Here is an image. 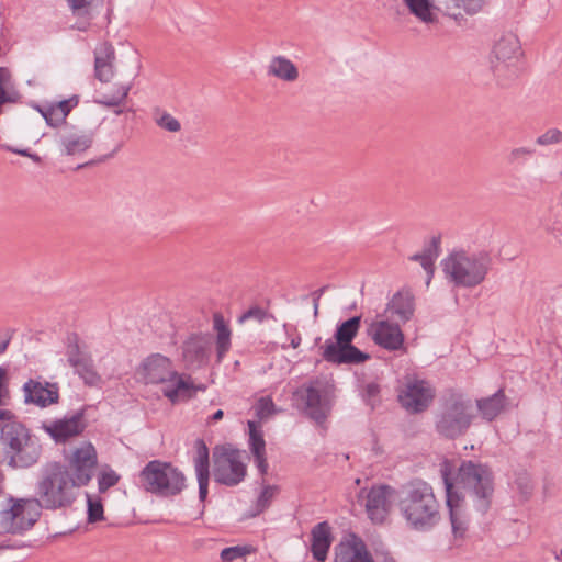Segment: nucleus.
<instances>
[{"instance_id": "obj_1", "label": "nucleus", "mask_w": 562, "mask_h": 562, "mask_svg": "<svg viewBox=\"0 0 562 562\" xmlns=\"http://www.w3.org/2000/svg\"><path fill=\"white\" fill-rule=\"evenodd\" d=\"M76 487L78 486L70 480L67 465L58 461L47 462L36 482V501L33 502L36 512L25 527L14 530L32 528L41 517V509L57 510L71 507L77 499Z\"/></svg>"}, {"instance_id": "obj_2", "label": "nucleus", "mask_w": 562, "mask_h": 562, "mask_svg": "<svg viewBox=\"0 0 562 562\" xmlns=\"http://www.w3.org/2000/svg\"><path fill=\"white\" fill-rule=\"evenodd\" d=\"M397 505L407 526L415 531H429L441 519L434 488L422 479H413L401 487Z\"/></svg>"}, {"instance_id": "obj_3", "label": "nucleus", "mask_w": 562, "mask_h": 562, "mask_svg": "<svg viewBox=\"0 0 562 562\" xmlns=\"http://www.w3.org/2000/svg\"><path fill=\"white\" fill-rule=\"evenodd\" d=\"M475 417L472 400L452 391L440 400L434 428L440 438L456 440L469 431Z\"/></svg>"}, {"instance_id": "obj_4", "label": "nucleus", "mask_w": 562, "mask_h": 562, "mask_svg": "<svg viewBox=\"0 0 562 562\" xmlns=\"http://www.w3.org/2000/svg\"><path fill=\"white\" fill-rule=\"evenodd\" d=\"M361 315L339 322L333 338L326 339L322 357L325 361L341 364H360L370 359V355L356 347L352 341L361 328Z\"/></svg>"}, {"instance_id": "obj_5", "label": "nucleus", "mask_w": 562, "mask_h": 562, "mask_svg": "<svg viewBox=\"0 0 562 562\" xmlns=\"http://www.w3.org/2000/svg\"><path fill=\"white\" fill-rule=\"evenodd\" d=\"M442 271L456 286L475 288L481 284L492 268V257L481 250L469 254L464 250L451 252L441 261Z\"/></svg>"}, {"instance_id": "obj_6", "label": "nucleus", "mask_w": 562, "mask_h": 562, "mask_svg": "<svg viewBox=\"0 0 562 562\" xmlns=\"http://www.w3.org/2000/svg\"><path fill=\"white\" fill-rule=\"evenodd\" d=\"M457 483L474 498V507L485 514L492 504L494 494V473L487 463L462 460Z\"/></svg>"}, {"instance_id": "obj_7", "label": "nucleus", "mask_w": 562, "mask_h": 562, "mask_svg": "<svg viewBox=\"0 0 562 562\" xmlns=\"http://www.w3.org/2000/svg\"><path fill=\"white\" fill-rule=\"evenodd\" d=\"M139 483L146 492L158 496L171 497L186 488V476L170 462L149 461L138 474Z\"/></svg>"}, {"instance_id": "obj_8", "label": "nucleus", "mask_w": 562, "mask_h": 562, "mask_svg": "<svg viewBox=\"0 0 562 562\" xmlns=\"http://www.w3.org/2000/svg\"><path fill=\"white\" fill-rule=\"evenodd\" d=\"M245 457L244 450L229 442L216 445L212 450L214 481L227 487L240 484L247 476Z\"/></svg>"}, {"instance_id": "obj_9", "label": "nucleus", "mask_w": 562, "mask_h": 562, "mask_svg": "<svg viewBox=\"0 0 562 562\" xmlns=\"http://www.w3.org/2000/svg\"><path fill=\"white\" fill-rule=\"evenodd\" d=\"M395 492L389 484H375L359 491L358 499L364 501L366 513L372 524L383 525L386 521L392 512Z\"/></svg>"}, {"instance_id": "obj_10", "label": "nucleus", "mask_w": 562, "mask_h": 562, "mask_svg": "<svg viewBox=\"0 0 562 562\" xmlns=\"http://www.w3.org/2000/svg\"><path fill=\"white\" fill-rule=\"evenodd\" d=\"M34 501H36V497L25 499L9 496L8 503L10 505L0 512V533L22 535L30 530L31 528H23L16 531L13 528L25 527L26 522L33 518L34 512H36Z\"/></svg>"}, {"instance_id": "obj_11", "label": "nucleus", "mask_w": 562, "mask_h": 562, "mask_svg": "<svg viewBox=\"0 0 562 562\" xmlns=\"http://www.w3.org/2000/svg\"><path fill=\"white\" fill-rule=\"evenodd\" d=\"M398 402L411 413H423L435 397L434 390L426 380L407 375L398 391Z\"/></svg>"}, {"instance_id": "obj_12", "label": "nucleus", "mask_w": 562, "mask_h": 562, "mask_svg": "<svg viewBox=\"0 0 562 562\" xmlns=\"http://www.w3.org/2000/svg\"><path fill=\"white\" fill-rule=\"evenodd\" d=\"M98 465V453L91 442L76 448L68 461V471L71 470L70 480L78 486H87L93 477Z\"/></svg>"}, {"instance_id": "obj_13", "label": "nucleus", "mask_w": 562, "mask_h": 562, "mask_svg": "<svg viewBox=\"0 0 562 562\" xmlns=\"http://www.w3.org/2000/svg\"><path fill=\"white\" fill-rule=\"evenodd\" d=\"M88 405H83L80 409L75 412L70 417L65 416L61 419H56L50 424H43V429L52 437L57 443H65L70 438L81 435L88 424L85 419Z\"/></svg>"}, {"instance_id": "obj_14", "label": "nucleus", "mask_w": 562, "mask_h": 562, "mask_svg": "<svg viewBox=\"0 0 562 562\" xmlns=\"http://www.w3.org/2000/svg\"><path fill=\"white\" fill-rule=\"evenodd\" d=\"M182 361L187 369H200L207 364L211 338L202 333L191 334L182 344Z\"/></svg>"}, {"instance_id": "obj_15", "label": "nucleus", "mask_w": 562, "mask_h": 562, "mask_svg": "<svg viewBox=\"0 0 562 562\" xmlns=\"http://www.w3.org/2000/svg\"><path fill=\"white\" fill-rule=\"evenodd\" d=\"M138 372L146 384H164L178 376L170 359L161 353H151L145 358Z\"/></svg>"}, {"instance_id": "obj_16", "label": "nucleus", "mask_w": 562, "mask_h": 562, "mask_svg": "<svg viewBox=\"0 0 562 562\" xmlns=\"http://www.w3.org/2000/svg\"><path fill=\"white\" fill-rule=\"evenodd\" d=\"M368 334L375 345L385 350L397 351L404 346L405 337L398 323L373 322L368 329Z\"/></svg>"}, {"instance_id": "obj_17", "label": "nucleus", "mask_w": 562, "mask_h": 562, "mask_svg": "<svg viewBox=\"0 0 562 562\" xmlns=\"http://www.w3.org/2000/svg\"><path fill=\"white\" fill-rule=\"evenodd\" d=\"M294 395L305 403V413L316 424L322 425L330 412L328 401L312 383L299 389Z\"/></svg>"}, {"instance_id": "obj_18", "label": "nucleus", "mask_w": 562, "mask_h": 562, "mask_svg": "<svg viewBox=\"0 0 562 562\" xmlns=\"http://www.w3.org/2000/svg\"><path fill=\"white\" fill-rule=\"evenodd\" d=\"M67 131L60 135L59 145L66 156H75L88 150L94 140L92 130H81L75 125H67Z\"/></svg>"}, {"instance_id": "obj_19", "label": "nucleus", "mask_w": 562, "mask_h": 562, "mask_svg": "<svg viewBox=\"0 0 562 562\" xmlns=\"http://www.w3.org/2000/svg\"><path fill=\"white\" fill-rule=\"evenodd\" d=\"M24 402L26 404H35L40 407H46L57 404L59 401V387L57 383L46 382L43 385L38 381L29 379L23 385Z\"/></svg>"}, {"instance_id": "obj_20", "label": "nucleus", "mask_w": 562, "mask_h": 562, "mask_svg": "<svg viewBox=\"0 0 562 562\" xmlns=\"http://www.w3.org/2000/svg\"><path fill=\"white\" fill-rule=\"evenodd\" d=\"M194 450L193 462L199 485V499L204 502L209 493L210 450L205 441L201 438L194 441Z\"/></svg>"}, {"instance_id": "obj_21", "label": "nucleus", "mask_w": 562, "mask_h": 562, "mask_svg": "<svg viewBox=\"0 0 562 562\" xmlns=\"http://www.w3.org/2000/svg\"><path fill=\"white\" fill-rule=\"evenodd\" d=\"M334 562H374L364 541L357 536L335 547Z\"/></svg>"}, {"instance_id": "obj_22", "label": "nucleus", "mask_w": 562, "mask_h": 562, "mask_svg": "<svg viewBox=\"0 0 562 562\" xmlns=\"http://www.w3.org/2000/svg\"><path fill=\"white\" fill-rule=\"evenodd\" d=\"M334 541V535L328 521L316 524L311 530V552L317 562H325Z\"/></svg>"}, {"instance_id": "obj_23", "label": "nucleus", "mask_w": 562, "mask_h": 562, "mask_svg": "<svg viewBox=\"0 0 562 562\" xmlns=\"http://www.w3.org/2000/svg\"><path fill=\"white\" fill-rule=\"evenodd\" d=\"M385 312H390L398 322H409L415 313V296L409 288H402L393 294L386 304Z\"/></svg>"}, {"instance_id": "obj_24", "label": "nucleus", "mask_w": 562, "mask_h": 562, "mask_svg": "<svg viewBox=\"0 0 562 562\" xmlns=\"http://www.w3.org/2000/svg\"><path fill=\"white\" fill-rule=\"evenodd\" d=\"M30 430L18 420L11 419L4 423L1 427L0 439L9 448L7 454L11 456L14 451L20 449L23 441L30 440Z\"/></svg>"}, {"instance_id": "obj_25", "label": "nucleus", "mask_w": 562, "mask_h": 562, "mask_svg": "<svg viewBox=\"0 0 562 562\" xmlns=\"http://www.w3.org/2000/svg\"><path fill=\"white\" fill-rule=\"evenodd\" d=\"M168 383L162 387V394L172 404L187 402L195 397V384L190 376L184 379L182 374L178 373V376H175V380H170Z\"/></svg>"}, {"instance_id": "obj_26", "label": "nucleus", "mask_w": 562, "mask_h": 562, "mask_svg": "<svg viewBox=\"0 0 562 562\" xmlns=\"http://www.w3.org/2000/svg\"><path fill=\"white\" fill-rule=\"evenodd\" d=\"M41 453V445L31 436L30 440L23 441L20 449L10 456L8 463L12 468H29L38 461Z\"/></svg>"}, {"instance_id": "obj_27", "label": "nucleus", "mask_w": 562, "mask_h": 562, "mask_svg": "<svg viewBox=\"0 0 562 562\" xmlns=\"http://www.w3.org/2000/svg\"><path fill=\"white\" fill-rule=\"evenodd\" d=\"M481 417L486 422H493L507 406V396L504 389H498L494 394L475 401Z\"/></svg>"}, {"instance_id": "obj_28", "label": "nucleus", "mask_w": 562, "mask_h": 562, "mask_svg": "<svg viewBox=\"0 0 562 562\" xmlns=\"http://www.w3.org/2000/svg\"><path fill=\"white\" fill-rule=\"evenodd\" d=\"M519 48V41L514 34L503 35L493 47L491 61H521Z\"/></svg>"}, {"instance_id": "obj_29", "label": "nucleus", "mask_w": 562, "mask_h": 562, "mask_svg": "<svg viewBox=\"0 0 562 562\" xmlns=\"http://www.w3.org/2000/svg\"><path fill=\"white\" fill-rule=\"evenodd\" d=\"M115 52L112 45L105 44L100 50L94 52V76L103 82H110L114 76L113 60Z\"/></svg>"}, {"instance_id": "obj_30", "label": "nucleus", "mask_w": 562, "mask_h": 562, "mask_svg": "<svg viewBox=\"0 0 562 562\" xmlns=\"http://www.w3.org/2000/svg\"><path fill=\"white\" fill-rule=\"evenodd\" d=\"M438 9L453 19L462 16L461 10L468 14H475L482 10L485 0H436Z\"/></svg>"}, {"instance_id": "obj_31", "label": "nucleus", "mask_w": 562, "mask_h": 562, "mask_svg": "<svg viewBox=\"0 0 562 562\" xmlns=\"http://www.w3.org/2000/svg\"><path fill=\"white\" fill-rule=\"evenodd\" d=\"M491 70L498 86L506 88L512 86L520 76L521 61H491Z\"/></svg>"}, {"instance_id": "obj_32", "label": "nucleus", "mask_w": 562, "mask_h": 562, "mask_svg": "<svg viewBox=\"0 0 562 562\" xmlns=\"http://www.w3.org/2000/svg\"><path fill=\"white\" fill-rule=\"evenodd\" d=\"M268 75L292 82L299 78V70L289 58L284 56H276L270 61Z\"/></svg>"}, {"instance_id": "obj_33", "label": "nucleus", "mask_w": 562, "mask_h": 562, "mask_svg": "<svg viewBox=\"0 0 562 562\" xmlns=\"http://www.w3.org/2000/svg\"><path fill=\"white\" fill-rule=\"evenodd\" d=\"M213 328L216 330V353L218 361L226 355L231 348V329L224 319V316L216 312L213 314Z\"/></svg>"}, {"instance_id": "obj_34", "label": "nucleus", "mask_w": 562, "mask_h": 562, "mask_svg": "<svg viewBox=\"0 0 562 562\" xmlns=\"http://www.w3.org/2000/svg\"><path fill=\"white\" fill-rule=\"evenodd\" d=\"M80 338L77 333H68L65 339L67 362L70 367L77 366L90 353L82 351L79 345Z\"/></svg>"}, {"instance_id": "obj_35", "label": "nucleus", "mask_w": 562, "mask_h": 562, "mask_svg": "<svg viewBox=\"0 0 562 562\" xmlns=\"http://www.w3.org/2000/svg\"><path fill=\"white\" fill-rule=\"evenodd\" d=\"M72 368L75 369V373L82 379L86 385L94 386L101 381V376L94 368L92 357H86L80 363Z\"/></svg>"}, {"instance_id": "obj_36", "label": "nucleus", "mask_w": 562, "mask_h": 562, "mask_svg": "<svg viewBox=\"0 0 562 562\" xmlns=\"http://www.w3.org/2000/svg\"><path fill=\"white\" fill-rule=\"evenodd\" d=\"M247 425L249 429L248 445L251 454L257 456L266 453V441L260 426L254 420H248Z\"/></svg>"}, {"instance_id": "obj_37", "label": "nucleus", "mask_w": 562, "mask_h": 562, "mask_svg": "<svg viewBox=\"0 0 562 562\" xmlns=\"http://www.w3.org/2000/svg\"><path fill=\"white\" fill-rule=\"evenodd\" d=\"M279 490L280 488L278 485H263L254 505L251 516H258L267 510L270 507L274 496L279 493Z\"/></svg>"}, {"instance_id": "obj_38", "label": "nucleus", "mask_w": 562, "mask_h": 562, "mask_svg": "<svg viewBox=\"0 0 562 562\" xmlns=\"http://www.w3.org/2000/svg\"><path fill=\"white\" fill-rule=\"evenodd\" d=\"M411 13L420 19L423 22H432L431 3L429 0H403Z\"/></svg>"}, {"instance_id": "obj_39", "label": "nucleus", "mask_w": 562, "mask_h": 562, "mask_svg": "<svg viewBox=\"0 0 562 562\" xmlns=\"http://www.w3.org/2000/svg\"><path fill=\"white\" fill-rule=\"evenodd\" d=\"M452 533L456 538H463L468 531L469 520L462 508L449 510Z\"/></svg>"}, {"instance_id": "obj_40", "label": "nucleus", "mask_w": 562, "mask_h": 562, "mask_svg": "<svg viewBox=\"0 0 562 562\" xmlns=\"http://www.w3.org/2000/svg\"><path fill=\"white\" fill-rule=\"evenodd\" d=\"M445 488H446V505L449 510L462 508L461 502L463 497L459 495V493L454 488V484L450 479V474L447 471L442 473Z\"/></svg>"}, {"instance_id": "obj_41", "label": "nucleus", "mask_w": 562, "mask_h": 562, "mask_svg": "<svg viewBox=\"0 0 562 562\" xmlns=\"http://www.w3.org/2000/svg\"><path fill=\"white\" fill-rule=\"evenodd\" d=\"M131 90L130 85H121L119 86L116 93L113 95H102V98L95 100V103L101 104L106 108H119L127 98L128 92Z\"/></svg>"}, {"instance_id": "obj_42", "label": "nucleus", "mask_w": 562, "mask_h": 562, "mask_svg": "<svg viewBox=\"0 0 562 562\" xmlns=\"http://www.w3.org/2000/svg\"><path fill=\"white\" fill-rule=\"evenodd\" d=\"M536 154V149L531 147H515L507 155V162L512 166H524Z\"/></svg>"}, {"instance_id": "obj_43", "label": "nucleus", "mask_w": 562, "mask_h": 562, "mask_svg": "<svg viewBox=\"0 0 562 562\" xmlns=\"http://www.w3.org/2000/svg\"><path fill=\"white\" fill-rule=\"evenodd\" d=\"M87 495V520L94 524L104 520V509L101 498L93 499L90 494Z\"/></svg>"}, {"instance_id": "obj_44", "label": "nucleus", "mask_w": 562, "mask_h": 562, "mask_svg": "<svg viewBox=\"0 0 562 562\" xmlns=\"http://www.w3.org/2000/svg\"><path fill=\"white\" fill-rule=\"evenodd\" d=\"M562 143V131L558 127H550L538 135L535 144L541 147L555 146Z\"/></svg>"}, {"instance_id": "obj_45", "label": "nucleus", "mask_w": 562, "mask_h": 562, "mask_svg": "<svg viewBox=\"0 0 562 562\" xmlns=\"http://www.w3.org/2000/svg\"><path fill=\"white\" fill-rule=\"evenodd\" d=\"M254 408L256 417L259 420H265L277 412L276 405L270 396L260 397L256 402Z\"/></svg>"}, {"instance_id": "obj_46", "label": "nucleus", "mask_w": 562, "mask_h": 562, "mask_svg": "<svg viewBox=\"0 0 562 562\" xmlns=\"http://www.w3.org/2000/svg\"><path fill=\"white\" fill-rule=\"evenodd\" d=\"M272 318L274 319V316L270 314L267 310L262 308L259 305H255L249 307L247 311H245L239 317V323H245L248 319H255L259 324L263 323L265 321Z\"/></svg>"}, {"instance_id": "obj_47", "label": "nucleus", "mask_w": 562, "mask_h": 562, "mask_svg": "<svg viewBox=\"0 0 562 562\" xmlns=\"http://www.w3.org/2000/svg\"><path fill=\"white\" fill-rule=\"evenodd\" d=\"M251 551L252 548L250 546L227 547L221 551L220 558L223 562H233L246 554H249Z\"/></svg>"}, {"instance_id": "obj_48", "label": "nucleus", "mask_w": 562, "mask_h": 562, "mask_svg": "<svg viewBox=\"0 0 562 562\" xmlns=\"http://www.w3.org/2000/svg\"><path fill=\"white\" fill-rule=\"evenodd\" d=\"M120 475L112 469L102 471L98 476V488L100 493H105L109 488L119 483Z\"/></svg>"}, {"instance_id": "obj_49", "label": "nucleus", "mask_w": 562, "mask_h": 562, "mask_svg": "<svg viewBox=\"0 0 562 562\" xmlns=\"http://www.w3.org/2000/svg\"><path fill=\"white\" fill-rule=\"evenodd\" d=\"M43 117L46 124L50 127H59L65 124L64 117L60 115V112L56 110L55 103H50L45 106V113H43Z\"/></svg>"}, {"instance_id": "obj_50", "label": "nucleus", "mask_w": 562, "mask_h": 562, "mask_svg": "<svg viewBox=\"0 0 562 562\" xmlns=\"http://www.w3.org/2000/svg\"><path fill=\"white\" fill-rule=\"evenodd\" d=\"M156 123L158 124V126L168 132L175 133L181 130L180 122L167 112H165L159 119H157Z\"/></svg>"}, {"instance_id": "obj_51", "label": "nucleus", "mask_w": 562, "mask_h": 562, "mask_svg": "<svg viewBox=\"0 0 562 562\" xmlns=\"http://www.w3.org/2000/svg\"><path fill=\"white\" fill-rule=\"evenodd\" d=\"M10 395L9 391V371L5 367H0V406L5 405V398Z\"/></svg>"}, {"instance_id": "obj_52", "label": "nucleus", "mask_w": 562, "mask_h": 562, "mask_svg": "<svg viewBox=\"0 0 562 562\" xmlns=\"http://www.w3.org/2000/svg\"><path fill=\"white\" fill-rule=\"evenodd\" d=\"M440 244L441 237L440 235L434 236L430 241L425 245L422 255L430 256L431 260L435 261L440 255Z\"/></svg>"}, {"instance_id": "obj_53", "label": "nucleus", "mask_w": 562, "mask_h": 562, "mask_svg": "<svg viewBox=\"0 0 562 562\" xmlns=\"http://www.w3.org/2000/svg\"><path fill=\"white\" fill-rule=\"evenodd\" d=\"M412 261H417L424 268V270L428 273V280L431 279L435 271V261L431 260L430 256H425L422 254H415L409 257ZM429 283V281H427Z\"/></svg>"}, {"instance_id": "obj_54", "label": "nucleus", "mask_w": 562, "mask_h": 562, "mask_svg": "<svg viewBox=\"0 0 562 562\" xmlns=\"http://www.w3.org/2000/svg\"><path fill=\"white\" fill-rule=\"evenodd\" d=\"M283 330L286 336L291 337L290 345L293 349H296L302 341L301 334L299 333L296 326L292 324H283Z\"/></svg>"}, {"instance_id": "obj_55", "label": "nucleus", "mask_w": 562, "mask_h": 562, "mask_svg": "<svg viewBox=\"0 0 562 562\" xmlns=\"http://www.w3.org/2000/svg\"><path fill=\"white\" fill-rule=\"evenodd\" d=\"M515 483L521 494H531L532 485L527 473H519L515 480Z\"/></svg>"}, {"instance_id": "obj_56", "label": "nucleus", "mask_w": 562, "mask_h": 562, "mask_svg": "<svg viewBox=\"0 0 562 562\" xmlns=\"http://www.w3.org/2000/svg\"><path fill=\"white\" fill-rule=\"evenodd\" d=\"M380 385L375 382H370L364 386L363 396L367 401L376 398L380 394Z\"/></svg>"}, {"instance_id": "obj_57", "label": "nucleus", "mask_w": 562, "mask_h": 562, "mask_svg": "<svg viewBox=\"0 0 562 562\" xmlns=\"http://www.w3.org/2000/svg\"><path fill=\"white\" fill-rule=\"evenodd\" d=\"M254 460L259 473L263 476L268 473L269 464L267 453L254 456Z\"/></svg>"}, {"instance_id": "obj_58", "label": "nucleus", "mask_w": 562, "mask_h": 562, "mask_svg": "<svg viewBox=\"0 0 562 562\" xmlns=\"http://www.w3.org/2000/svg\"><path fill=\"white\" fill-rule=\"evenodd\" d=\"M56 110L60 112V115L64 117L65 125L67 126L66 119L71 112V109L69 106V103L66 100H61L55 103Z\"/></svg>"}, {"instance_id": "obj_59", "label": "nucleus", "mask_w": 562, "mask_h": 562, "mask_svg": "<svg viewBox=\"0 0 562 562\" xmlns=\"http://www.w3.org/2000/svg\"><path fill=\"white\" fill-rule=\"evenodd\" d=\"M71 10L74 12H79L80 10L87 8L90 2L88 0H67Z\"/></svg>"}, {"instance_id": "obj_60", "label": "nucleus", "mask_w": 562, "mask_h": 562, "mask_svg": "<svg viewBox=\"0 0 562 562\" xmlns=\"http://www.w3.org/2000/svg\"><path fill=\"white\" fill-rule=\"evenodd\" d=\"M120 148H121V145H117V146H116V148H115L111 154L105 155V156H103L102 158H100V159H98V160H90V161H88V162H86V164L78 165L77 169H81V168H85V167H87V166H91V165H93V164H95V162H102V161H104L106 158L113 157V155H114V154H115Z\"/></svg>"}, {"instance_id": "obj_61", "label": "nucleus", "mask_w": 562, "mask_h": 562, "mask_svg": "<svg viewBox=\"0 0 562 562\" xmlns=\"http://www.w3.org/2000/svg\"><path fill=\"white\" fill-rule=\"evenodd\" d=\"M4 148L8 150V151H11V153H14V154H18V155H21V156H24V157H29L31 156V153L29 149H18V148H14V147H11V146H4Z\"/></svg>"}, {"instance_id": "obj_62", "label": "nucleus", "mask_w": 562, "mask_h": 562, "mask_svg": "<svg viewBox=\"0 0 562 562\" xmlns=\"http://www.w3.org/2000/svg\"><path fill=\"white\" fill-rule=\"evenodd\" d=\"M11 337H1L0 336V356L5 352L8 346L10 344Z\"/></svg>"}, {"instance_id": "obj_63", "label": "nucleus", "mask_w": 562, "mask_h": 562, "mask_svg": "<svg viewBox=\"0 0 562 562\" xmlns=\"http://www.w3.org/2000/svg\"><path fill=\"white\" fill-rule=\"evenodd\" d=\"M328 289V285H324L317 290H315L314 292H312V297H313V301H319L322 295L325 293V291Z\"/></svg>"}, {"instance_id": "obj_64", "label": "nucleus", "mask_w": 562, "mask_h": 562, "mask_svg": "<svg viewBox=\"0 0 562 562\" xmlns=\"http://www.w3.org/2000/svg\"><path fill=\"white\" fill-rule=\"evenodd\" d=\"M224 416V412L222 409H217L216 412L213 413V415L210 417V420L212 423H216L218 420H221Z\"/></svg>"}]
</instances>
